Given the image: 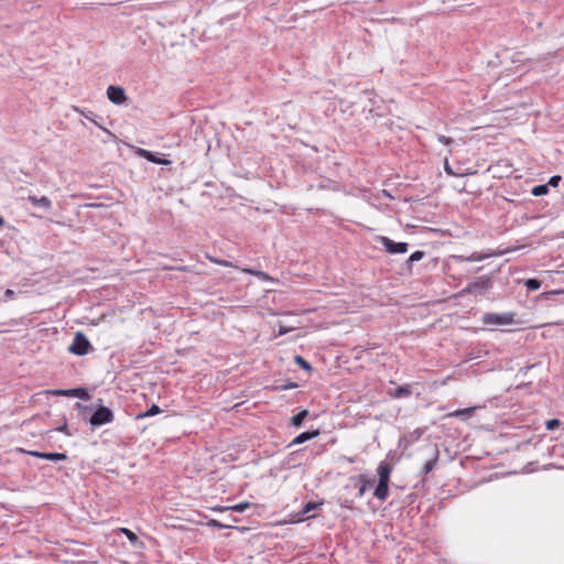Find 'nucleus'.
<instances>
[{
  "label": "nucleus",
  "instance_id": "48",
  "mask_svg": "<svg viewBox=\"0 0 564 564\" xmlns=\"http://www.w3.org/2000/svg\"><path fill=\"white\" fill-rule=\"evenodd\" d=\"M4 225V218L0 216V227Z\"/></svg>",
  "mask_w": 564,
  "mask_h": 564
},
{
  "label": "nucleus",
  "instance_id": "37",
  "mask_svg": "<svg viewBox=\"0 0 564 564\" xmlns=\"http://www.w3.org/2000/svg\"><path fill=\"white\" fill-rule=\"evenodd\" d=\"M55 431L64 433L66 436H72L73 433L68 430L66 422L55 429Z\"/></svg>",
  "mask_w": 564,
  "mask_h": 564
},
{
  "label": "nucleus",
  "instance_id": "8",
  "mask_svg": "<svg viewBox=\"0 0 564 564\" xmlns=\"http://www.w3.org/2000/svg\"><path fill=\"white\" fill-rule=\"evenodd\" d=\"M489 257H490V254H488V253H480V252L475 251L469 256L453 254L452 259L455 260L456 262H476V261H482Z\"/></svg>",
  "mask_w": 564,
  "mask_h": 564
},
{
  "label": "nucleus",
  "instance_id": "21",
  "mask_svg": "<svg viewBox=\"0 0 564 564\" xmlns=\"http://www.w3.org/2000/svg\"><path fill=\"white\" fill-rule=\"evenodd\" d=\"M44 459L52 460V462H64L68 459V456L66 453H46Z\"/></svg>",
  "mask_w": 564,
  "mask_h": 564
},
{
  "label": "nucleus",
  "instance_id": "9",
  "mask_svg": "<svg viewBox=\"0 0 564 564\" xmlns=\"http://www.w3.org/2000/svg\"><path fill=\"white\" fill-rule=\"evenodd\" d=\"M478 408L477 406H469V408H465V409H458V410H455L453 412H448L445 417H458L463 421H467L468 419H470L475 411L477 410Z\"/></svg>",
  "mask_w": 564,
  "mask_h": 564
},
{
  "label": "nucleus",
  "instance_id": "25",
  "mask_svg": "<svg viewBox=\"0 0 564 564\" xmlns=\"http://www.w3.org/2000/svg\"><path fill=\"white\" fill-rule=\"evenodd\" d=\"M549 193V187L546 184L536 185L531 189V194L535 197L546 195Z\"/></svg>",
  "mask_w": 564,
  "mask_h": 564
},
{
  "label": "nucleus",
  "instance_id": "34",
  "mask_svg": "<svg viewBox=\"0 0 564 564\" xmlns=\"http://www.w3.org/2000/svg\"><path fill=\"white\" fill-rule=\"evenodd\" d=\"M561 181H562L561 175H553L550 177L549 183L546 185H547V187L549 186L556 187Z\"/></svg>",
  "mask_w": 564,
  "mask_h": 564
},
{
  "label": "nucleus",
  "instance_id": "15",
  "mask_svg": "<svg viewBox=\"0 0 564 564\" xmlns=\"http://www.w3.org/2000/svg\"><path fill=\"white\" fill-rule=\"evenodd\" d=\"M28 199L33 206H39L46 210L52 208V202L47 196H42L40 198L36 196H29Z\"/></svg>",
  "mask_w": 564,
  "mask_h": 564
},
{
  "label": "nucleus",
  "instance_id": "14",
  "mask_svg": "<svg viewBox=\"0 0 564 564\" xmlns=\"http://www.w3.org/2000/svg\"><path fill=\"white\" fill-rule=\"evenodd\" d=\"M412 393L411 388L409 384L400 386L395 388L394 390H389L388 394L393 399H402L408 398Z\"/></svg>",
  "mask_w": 564,
  "mask_h": 564
},
{
  "label": "nucleus",
  "instance_id": "2",
  "mask_svg": "<svg viewBox=\"0 0 564 564\" xmlns=\"http://www.w3.org/2000/svg\"><path fill=\"white\" fill-rule=\"evenodd\" d=\"M113 420H115L113 411L110 408L105 406L102 404V400L101 399H98L97 400V404L95 406V410H94L91 416L88 420V422L91 425V427L96 429V427H99L101 425H106V424L112 423Z\"/></svg>",
  "mask_w": 564,
  "mask_h": 564
},
{
  "label": "nucleus",
  "instance_id": "4",
  "mask_svg": "<svg viewBox=\"0 0 564 564\" xmlns=\"http://www.w3.org/2000/svg\"><path fill=\"white\" fill-rule=\"evenodd\" d=\"M481 321L485 325H510L514 321V313H486Z\"/></svg>",
  "mask_w": 564,
  "mask_h": 564
},
{
  "label": "nucleus",
  "instance_id": "6",
  "mask_svg": "<svg viewBox=\"0 0 564 564\" xmlns=\"http://www.w3.org/2000/svg\"><path fill=\"white\" fill-rule=\"evenodd\" d=\"M350 481H354L355 487L358 489V498H361L366 494V491L376 482L373 478L369 479L365 474L350 477Z\"/></svg>",
  "mask_w": 564,
  "mask_h": 564
},
{
  "label": "nucleus",
  "instance_id": "23",
  "mask_svg": "<svg viewBox=\"0 0 564 564\" xmlns=\"http://www.w3.org/2000/svg\"><path fill=\"white\" fill-rule=\"evenodd\" d=\"M524 285L529 291H536L541 288L542 281L535 278L527 279Z\"/></svg>",
  "mask_w": 564,
  "mask_h": 564
},
{
  "label": "nucleus",
  "instance_id": "5",
  "mask_svg": "<svg viewBox=\"0 0 564 564\" xmlns=\"http://www.w3.org/2000/svg\"><path fill=\"white\" fill-rule=\"evenodd\" d=\"M381 245L388 253L397 254V253H405L409 249V243L406 242H395L388 237L380 238Z\"/></svg>",
  "mask_w": 564,
  "mask_h": 564
},
{
  "label": "nucleus",
  "instance_id": "3",
  "mask_svg": "<svg viewBox=\"0 0 564 564\" xmlns=\"http://www.w3.org/2000/svg\"><path fill=\"white\" fill-rule=\"evenodd\" d=\"M94 350L88 337L83 332H76L68 351L75 356H85Z\"/></svg>",
  "mask_w": 564,
  "mask_h": 564
},
{
  "label": "nucleus",
  "instance_id": "18",
  "mask_svg": "<svg viewBox=\"0 0 564 564\" xmlns=\"http://www.w3.org/2000/svg\"><path fill=\"white\" fill-rule=\"evenodd\" d=\"M250 507H251L250 502L243 501V502H239L237 505L229 506V507H217V508H215V510H218V511L231 510L235 512H243Z\"/></svg>",
  "mask_w": 564,
  "mask_h": 564
},
{
  "label": "nucleus",
  "instance_id": "20",
  "mask_svg": "<svg viewBox=\"0 0 564 564\" xmlns=\"http://www.w3.org/2000/svg\"><path fill=\"white\" fill-rule=\"evenodd\" d=\"M161 412H162V410L158 404H152L147 411L138 413L135 415V420H142V419H145L149 416H153Z\"/></svg>",
  "mask_w": 564,
  "mask_h": 564
},
{
  "label": "nucleus",
  "instance_id": "31",
  "mask_svg": "<svg viewBox=\"0 0 564 564\" xmlns=\"http://www.w3.org/2000/svg\"><path fill=\"white\" fill-rule=\"evenodd\" d=\"M562 425V422L558 419H551L545 422V427L549 431H553Z\"/></svg>",
  "mask_w": 564,
  "mask_h": 564
},
{
  "label": "nucleus",
  "instance_id": "24",
  "mask_svg": "<svg viewBox=\"0 0 564 564\" xmlns=\"http://www.w3.org/2000/svg\"><path fill=\"white\" fill-rule=\"evenodd\" d=\"M322 505H323V502L308 501V502H306L303 506L301 513H302V516H306L311 511L316 510L317 508H319Z\"/></svg>",
  "mask_w": 564,
  "mask_h": 564
},
{
  "label": "nucleus",
  "instance_id": "26",
  "mask_svg": "<svg viewBox=\"0 0 564 564\" xmlns=\"http://www.w3.org/2000/svg\"><path fill=\"white\" fill-rule=\"evenodd\" d=\"M74 110L78 113H80L82 116H84L86 119L93 121L95 124L99 126L96 120H95V113L90 110H87L85 111L84 109L79 108V107H74Z\"/></svg>",
  "mask_w": 564,
  "mask_h": 564
},
{
  "label": "nucleus",
  "instance_id": "41",
  "mask_svg": "<svg viewBox=\"0 0 564 564\" xmlns=\"http://www.w3.org/2000/svg\"><path fill=\"white\" fill-rule=\"evenodd\" d=\"M76 406L82 411V412H86V411H91L93 410V406L90 405H84L79 402L76 403Z\"/></svg>",
  "mask_w": 564,
  "mask_h": 564
},
{
  "label": "nucleus",
  "instance_id": "42",
  "mask_svg": "<svg viewBox=\"0 0 564 564\" xmlns=\"http://www.w3.org/2000/svg\"><path fill=\"white\" fill-rule=\"evenodd\" d=\"M521 61H522V53L521 52L513 53L512 62L516 63V62H521Z\"/></svg>",
  "mask_w": 564,
  "mask_h": 564
},
{
  "label": "nucleus",
  "instance_id": "22",
  "mask_svg": "<svg viewBox=\"0 0 564 564\" xmlns=\"http://www.w3.org/2000/svg\"><path fill=\"white\" fill-rule=\"evenodd\" d=\"M119 531L126 535V538L129 540V542L132 544V545H135L138 542H139V538L138 535L131 531L130 529L128 528H120Z\"/></svg>",
  "mask_w": 564,
  "mask_h": 564
},
{
  "label": "nucleus",
  "instance_id": "13",
  "mask_svg": "<svg viewBox=\"0 0 564 564\" xmlns=\"http://www.w3.org/2000/svg\"><path fill=\"white\" fill-rule=\"evenodd\" d=\"M391 471H392V467L388 463L381 462L377 468V473L379 476L378 480L389 482Z\"/></svg>",
  "mask_w": 564,
  "mask_h": 564
},
{
  "label": "nucleus",
  "instance_id": "32",
  "mask_svg": "<svg viewBox=\"0 0 564 564\" xmlns=\"http://www.w3.org/2000/svg\"><path fill=\"white\" fill-rule=\"evenodd\" d=\"M207 525L208 527H212V528H217V529H228V528H232L231 525L229 524H224L221 523L220 521L216 520V519H210L208 522H207Z\"/></svg>",
  "mask_w": 564,
  "mask_h": 564
},
{
  "label": "nucleus",
  "instance_id": "11",
  "mask_svg": "<svg viewBox=\"0 0 564 564\" xmlns=\"http://www.w3.org/2000/svg\"><path fill=\"white\" fill-rule=\"evenodd\" d=\"M139 153L142 158H144L145 160H148L151 163H155V164H160V165H167L171 163L170 160L161 159L155 153H153L149 150L141 149L139 151Z\"/></svg>",
  "mask_w": 564,
  "mask_h": 564
},
{
  "label": "nucleus",
  "instance_id": "17",
  "mask_svg": "<svg viewBox=\"0 0 564 564\" xmlns=\"http://www.w3.org/2000/svg\"><path fill=\"white\" fill-rule=\"evenodd\" d=\"M67 393H68V397L78 398V399H82L85 401L90 399V394L86 388L67 389Z\"/></svg>",
  "mask_w": 564,
  "mask_h": 564
},
{
  "label": "nucleus",
  "instance_id": "47",
  "mask_svg": "<svg viewBox=\"0 0 564 564\" xmlns=\"http://www.w3.org/2000/svg\"><path fill=\"white\" fill-rule=\"evenodd\" d=\"M546 59H547L546 56H541V57L538 58V62H545Z\"/></svg>",
  "mask_w": 564,
  "mask_h": 564
},
{
  "label": "nucleus",
  "instance_id": "16",
  "mask_svg": "<svg viewBox=\"0 0 564 564\" xmlns=\"http://www.w3.org/2000/svg\"><path fill=\"white\" fill-rule=\"evenodd\" d=\"M440 453L437 449H434L432 457L423 465L422 475L426 476L431 473L438 462Z\"/></svg>",
  "mask_w": 564,
  "mask_h": 564
},
{
  "label": "nucleus",
  "instance_id": "12",
  "mask_svg": "<svg viewBox=\"0 0 564 564\" xmlns=\"http://www.w3.org/2000/svg\"><path fill=\"white\" fill-rule=\"evenodd\" d=\"M373 496L382 502L386 501L389 496V482L378 480Z\"/></svg>",
  "mask_w": 564,
  "mask_h": 564
},
{
  "label": "nucleus",
  "instance_id": "36",
  "mask_svg": "<svg viewBox=\"0 0 564 564\" xmlns=\"http://www.w3.org/2000/svg\"><path fill=\"white\" fill-rule=\"evenodd\" d=\"M437 140H438L441 143L445 144V145H451V144H453V143H454V140H453L452 138L446 137V135H443V134H438V135H437Z\"/></svg>",
  "mask_w": 564,
  "mask_h": 564
},
{
  "label": "nucleus",
  "instance_id": "10",
  "mask_svg": "<svg viewBox=\"0 0 564 564\" xmlns=\"http://www.w3.org/2000/svg\"><path fill=\"white\" fill-rule=\"evenodd\" d=\"M317 435H319V431L318 430H312V431L303 432V433L299 434L296 437H294L292 440V442L289 444V447L303 444V443H305L307 441L313 440Z\"/></svg>",
  "mask_w": 564,
  "mask_h": 564
},
{
  "label": "nucleus",
  "instance_id": "1",
  "mask_svg": "<svg viewBox=\"0 0 564 564\" xmlns=\"http://www.w3.org/2000/svg\"><path fill=\"white\" fill-rule=\"evenodd\" d=\"M494 286L492 278L489 275L478 276L475 281L469 282L458 293V296H465L467 294L485 295Z\"/></svg>",
  "mask_w": 564,
  "mask_h": 564
},
{
  "label": "nucleus",
  "instance_id": "27",
  "mask_svg": "<svg viewBox=\"0 0 564 564\" xmlns=\"http://www.w3.org/2000/svg\"><path fill=\"white\" fill-rule=\"evenodd\" d=\"M243 271L247 272V273H250V274H253V275L258 276L262 281L271 280V276L268 273H265L263 271H260V270L245 269Z\"/></svg>",
  "mask_w": 564,
  "mask_h": 564
},
{
  "label": "nucleus",
  "instance_id": "43",
  "mask_svg": "<svg viewBox=\"0 0 564 564\" xmlns=\"http://www.w3.org/2000/svg\"><path fill=\"white\" fill-rule=\"evenodd\" d=\"M215 263L217 264H220V265H224V267H229L230 263L227 261V260H218V259H214L213 260Z\"/></svg>",
  "mask_w": 564,
  "mask_h": 564
},
{
  "label": "nucleus",
  "instance_id": "29",
  "mask_svg": "<svg viewBox=\"0 0 564 564\" xmlns=\"http://www.w3.org/2000/svg\"><path fill=\"white\" fill-rule=\"evenodd\" d=\"M295 362L304 370L312 371L313 367L302 356H295Z\"/></svg>",
  "mask_w": 564,
  "mask_h": 564
},
{
  "label": "nucleus",
  "instance_id": "45",
  "mask_svg": "<svg viewBox=\"0 0 564 564\" xmlns=\"http://www.w3.org/2000/svg\"><path fill=\"white\" fill-rule=\"evenodd\" d=\"M343 458H344L345 460H347L348 463H350V464H352V463H355V462H356V457H346V456H344Z\"/></svg>",
  "mask_w": 564,
  "mask_h": 564
},
{
  "label": "nucleus",
  "instance_id": "19",
  "mask_svg": "<svg viewBox=\"0 0 564 564\" xmlns=\"http://www.w3.org/2000/svg\"><path fill=\"white\" fill-rule=\"evenodd\" d=\"M308 414H310L308 410H306V409L301 410L299 413H296L295 415H293L291 417V425L294 427L302 426L304 420L308 416Z\"/></svg>",
  "mask_w": 564,
  "mask_h": 564
},
{
  "label": "nucleus",
  "instance_id": "38",
  "mask_svg": "<svg viewBox=\"0 0 564 564\" xmlns=\"http://www.w3.org/2000/svg\"><path fill=\"white\" fill-rule=\"evenodd\" d=\"M15 297V292L11 289H8L6 292H4V295H3V301L4 302H8V301H11Z\"/></svg>",
  "mask_w": 564,
  "mask_h": 564
},
{
  "label": "nucleus",
  "instance_id": "40",
  "mask_svg": "<svg viewBox=\"0 0 564 564\" xmlns=\"http://www.w3.org/2000/svg\"><path fill=\"white\" fill-rule=\"evenodd\" d=\"M295 388H297V383L292 382V381H288V382H285L284 384H282V386L280 387V389H281L282 391L291 390V389H295Z\"/></svg>",
  "mask_w": 564,
  "mask_h": 564
},
{
  "label": "nucleus",
  "instance_id": "46",
  "mask_svg": "<svg viewBox=\"0 0 564 564\" xmlns=\"http://www.w3.org/2000/svg\"><path fill=\"white\" fill-rule=\"evenodd\" d=\"M316 187H317L318 189H324V188L326 187V185H325L324 183H322V182H321V183H318V184L316 185Z\"/></svg>",
  "mask_w": 564,
  "mask_h": 564
},
{
  "label": "nucleus",
  "instance_id": "7",
  "mask_svg": "<svg viewBox=\"0 0 564 564\" xmlns=\"http://www.w3.org/2000/svg\"><path fill=\"white\" fill-rule=\"evenodd\" d=\"M107 97L111 102L116 105H122L127 100L126 91L120 86L110 85L107 88Z\"/></svg>",
  "mask_w": 564,
  "mask_h": 564
},
{
  "label": "nucleus",
  "instance_id": "44",
  "mask_svg": "<svg viewBox=\"0 0 564 564\" xmlns=\"http://www.w3.org/2000/svg\"><path fill=\"white\" fill-rule=\"evenodd\" d=\"M53 394L68 397L67 390H62V389L53 391Z\"/></svg>",
  "mask_w": 564,
  "mask_h": 564
},
{
  "label": "nucleus",
  "instance_id": "33",
  "mask_svg": "<svg viewBox=\"0 0 564 564\" xmlns=\"http://www.w3.org/2000/svg\"><path fill=\"white\" fill-rule=\"evenodd\" d=\"M556 295H564V289L552 290V291H547V292H543L542 293V296L545 297V299H551V297L556 296Z\"/></svg>",
  "mask_w": 564,
  "mask_h": 564
},
{
  "label": "nucleus",
  "instance_id": "30",
  "mask_svg": "<svg viewBox=\"0 0 564 564\" xmlns=\"http://www.w3.org/2000/svg\"><path fill=\"white\" fill-rule=\"evenodd\" d=\"M17 452L18 453H23V454H28L30 456H33V457H36V458H42L44 459V456H45V452H39V451H26L24 448H17Z\"/></svg>",
  "mask_w": 564,
  "mask_h": 564
},
{
  "label": "nucleus",
  "instance_id": "39",
  "mask_svg": "<svg viewBox=\"0 0 564 564\" xmlns=\"http://www.w3.org/2000/svg\"><path fill=\"white\" fill-rule=\"evenodd\" d=\"M543 300L545 301H551L553 303H556V304H564V297H561L562 295H556V296H553L551 299H545L542 296V294L540 295Z\"/></svg>",
  "mask_w": 564,
  "mask_h": 564
},
{
  "label": "nucleus",
  "instance_id": "35",
  "mask_svg": "<svg viewBox=\"0 0 564 564\" xmlns=\"http://www.w3.org/2000/svg\"><path fill=\"white\" fill-rule=\"evenodd\" d=\"M339 505L344 509H348V510H352L354 509V500L352 499L340 500Z\"/></svg>",
  "mask_w": 564,
  "mask_h": 564
},
{
  "label": "nucleus",
  "instance_id": "28",
  "mask_svg": "<svg viewBox=\"0 0 564 564\" xmlns=\"http://www.w3.org/2000/svg\"><path fill=\"white\" fill-rule=\"evenodd\" d=\"M424 256H425L424 251L416 250L413 253H411V256L408 259V263L412 264L414 262H417V261L422 260L424 258Z\"/></svg>",
  "mask_w": 564,
  "mask_h": 564
}]
</instances>
